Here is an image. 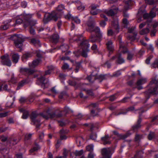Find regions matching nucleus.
I'll use <instances>...</instances> for the list:
<instances>
[{"mask_svg":"<svg viewBox=\"0 0 158 158\" xmlns=\"http://www.w3.org/2000/svg\"><path fill=\"white\" fill-rule=\"evenodd\" d=\"M94 146L92 144L89 145L86 147V148L87 151L92 152L93 150Z\"/></svg>","mask_w":158,"mask_h":158,"instance_id":"nucleus-47","label":"nucleus"},{"mask_svg":"<svg viewBox=\"0 0 158 158\" xmlns=\"http://www.w3.org/2000/svg\"><path fill=\"white\" fill-rule=\"evenodd\" d=\"M2 59L1 62L3 65L10 66L11 65V62L8 55H4L1 56Z\"/></svg>","mask_w":158,"mask_h":158,"instance_id":"nucleus-10","label":"nucleus"},{"mask_svg":"<svg viewBox=\"0 0 158 158\" xmlns=\"http://www.w3.org/2000/svg\"><path fill=\"white\" fill-rule=\"evenodd\" d=\"M100 16L101 18H104V20H102L100 23V25L101 26L104 27L106 24L105 21H107L108 19L103 14H101Z\"/></svg>","mask_w":158,"mask_h":158,"instance_id":"nucleus-22","label":"nucleus"},{"mask_svg":"<svg viewBox=\"0 0 158 158\" xmlns=\"http://www.w3.org/2000/svg\"><path fill=\"white\" fill-rule=\"evenodd\" d=\"M110 137L108 135H106L104 137L102 138L101 140L103 141V144L104 145L110 144Z\"/></svg>","mask_w":158,"mask_h":158,"instance_id":"nucleus-17","label":"nucleus"},{"mask_svg":"<svg viewBox=\"0 0 158 158\" xmlns=\"http://www.w3.org/2000/svg\"><path fill=\"white\" fill-rule=\"evenodd\" d=\"M77 39L76 40L77 41H80L79 46L82 48H89V44L87 40L84 39L81 35H77Z\"/></svg>","mask_w":158,"mask_h":158,"instance_id":"nucleus-5","label":"nucleus"},{"mask_svg":"<svg viewBox=\"0 0 158 158\" xmlns=\"http://www.w3.org/2000/svg\"><path fill=\"white\" fill-rule=\"evenodd\" d=\"M75 66L76 67L75 69V72L76 73H77L78 72L79 69L81 68V64L80 63L77 62L76 63Z\"/></svg>","mask_w":158,"mask_h":158,"instance_id":"nucleus-45","label":"nucleus"},{"mask_svg":"<svg viewBox=\"0 0 158 158\" xmlns=\"http://www.w3.org/2000/svg\"><path fill=\"white\" fill-rule=\"evenodd\" d=\"M116 62L118 64H120L124 62V60L121 56V55L119 53L118 54L117 56V60Z\"/></svg>","mask_w":158,"mask_h":158,"instance_id":"nucleus-29","label":"nucleus"},{"mask_svg":"<svg viewBox=\"0 0 158 158\" xmlns=\"http://www.w3.org/2000/svg\"><path fill=\"white\" fill-rule=\"evenodd\" d=\"M65 18L69 19H71L77 24L80 23L81 22L80 19L77 17H73L72 15L70 14H68L66 15L65 16Z\"/></svg>","mask_w":158,"mask_h":158,"instance_id":"nucleus-14","label":"nucleus"},{"mask_svg":"<svg viewBox=\"0 0 158 158\" xmlns=\"http://www.w3.org/2000/svg\"><path fill=\"white\" fill-rule=\"evenodd\" d=\"M150 26H151V25L148 24L146 28L142 29L139 31L140 34L141 35H144L148 33L150 31L149 28Z\"/></svg>","mask_w":158,"mask_h":158,"instance_id":"nucleus-18","label":"nucleus"},{"mask_svg":"<svg viewBox=\"0 0 158 158\" xmlns=\"http://www.w3.org/2000/svg\"><path fill=\"white\" fill-rule=\"evenodd\" d=\"M143 112V111H142L141 113L139 114V118L137 122L132 127V130L134 132H137L138 130L141 127V123L142 121L141 115V114Z\"/></svg>","mask_w":158,"mask_h":158,"instance_id":"nucleus-9","label":"nucleus"},{"mask_svg":"<svg viewBox=\"0 0 158 158\" xmlns=\"http://www.w3.org/2000/svg\"><path fill=\"white\" fill-rule=\"evenodd\" d=\"M143 16L144 19L150 18L149 16V15L146 13L143 14Z\"/></svg>","mask_w":158,"mask_h":158,"instance_id":"nucleus-62","label":"nucleus"},{"mask_svg":"<svg viewBox=\"0 0 158 158\" xmlns=\"http://www.w3.org/2000/svg\"><path fill=\"white\" fill-rule=\"evenodd\" d=\"M40 60L39 58L38 59H36L32 62V64L31 65H30L31 68H35L39 64Z\"/></svg>","mask_w":158,"mask_h":158,"instance_id":"nucleus-31","label":"nucleus"},{"mask_svg":"<svg viewBox=\"0 0 158 158\" xmlns=\"http://www.w3.org/2000/svg\"><path fill=\"white\" fill-rule=\"evenodd\" d=\"M20 72L23 73H25L27 74L31 75L34 72V70L30 69L21 68L20 69Z\"/></svg>","mask_w":158,"mask_h":158,"instance_id":"nucleus-15","label":"nucleus"},{"mask_svg":"<svg viewBox=\"0 0 158 158\" xmlns=\"http://www.w3.org/2000/svg\"><path fill=\"white\" fill-rule=\"evenodd\" d=\"M39 114L46 119L49 118H53L55 117L59 118L62 116L61 111L58 110L53 111L51 108L45 109L43 112L40 113Z\"/></svg>","mask_w":158,"mask_h":158,"instance_id":"nucleus-1","label":"nucleus"},{"mask_svg":"<svg viewBox=\"0 0 158 158\" xmlns=\"http://www.w3.org/2000/svg\"><path fill=\"white\" fill-rule=\"evenodd\" d=\"M9 27V26L7 24L1 26L0 27V29L3 30H6Z\"/></svg>","mask_w":158,"mask_h":158,"instance_id":"nucleus-60","label":"nucleus"},{"mask_svg":"<svg viewBox=\"0 0 158 158\" xmlns=\"http://www.w3.org/2000/svg\"><path fill=\"white\" fill-rule=\"evenodd\" d=\"M69 65L67 63H64L63 65L62 68L63 69H66L69 68Z\"/></svg>","mask_w":158,"mask_h":158,"instance_id":"nucleus-64","label":"nucleus"},{"mask_svg":"<svg viewBox=\"0 0 158 158\" xmlns=\"http://www.w3.org/2000/svg\"><path fill=\"white\" fill-rule=\"evenodd\" d=\"M113 134L116 135L119 139H123L126 137L128 136L127 134L125 135H122L119 134L117 131H113Z\"/></svg>","mask_w":158,"mask_h":158,"instance_id":"nucleus-24","label":"nucleus"},{"mask_svg":"<svg viewBox=\"0 0 158 158\" xmlns=\"http://www.w3.org/2000/svg\"><path fill=\"white\" fill-rule=\"evenodd\" d=\"M38 80L39 81L40 83H42V85H45V83L44 81L45 80V78L43 77L42 76H40L39 77L37 78Z\"/></svg>","mask_w":158,"mask_h":158,"instance_id":"nucleus-43","label":"nucleus"},{"mask_svg":"<svg viewBox=\"0 0 158 158\" xmlns=\"http://www.w3.org/2000/svg\"><path fill=\"white\" fill-rule=\"evenodd\" d=\"M32 134H26L25 135V140H28L30 139L31 136Z\"/></svg>","mask_w":158,"mask_h":158,"instance_id":"nucleus-54","label":"nucleus"},{"mask_svg":"<svg viewBox=\"0 0 158 158\" xmlns=\"http://www.w3.org/2000/svg\"><path fill=\"white\" fill-rule=\"evenodd\" d=\"M51 14L52 20L56 21L60 17V13L57 11H54Z\"/></svg>","mask_w":158,"mask_h":158,"instance_id":"nucleus-12","label":"nucleus"},{"mask_svg":"<svg viewBox=\"0 0 158 158\" xmlns=\"http://www.w3.org/2000/svg\"><path fill=\"white\" fill-rule=\"evenodd\" d=\"M31 17V15H26L24 16L23 19L24 20V22L26 23L25 24H27L29 22Z\"/></svg>","mask_w":158,"mask_h":158,"instance_id":"nucleus-37","label":"nucleus"},{"mask_svg":"<svg viewBox=\"0 0 158 158\" xmlns=\"http://www.w3.org/2000/svg\"><path fill=\"white\" fill-rule=\"evenodd\" d=\"M118 9L117 8H113L108 11H106V14L109 16H112L116 14L117 12Z\"/></svg>","mask_w":158,"mask_h":158,"instance_id":"nucleus-16","label":"nucleus"},{"mask_svg":"<svg viewBox=\"0 0 158 158\" xmlns=\"http://www.w3.org/2000/svg\"><path fill=\"white\" fill-rule=\"evenodd\" d=\"M142 154L141 152L138 151L136 152L134 157L131 158H142Z\"/></svg>","mask_w":158,"mask_h":158,"instance_id":"nucleus-38","label":"nucleus"},{"mask_svg":"<svg viewBox=\"0 0 158 158\" xmlns=\"http://www.w3.org/2000/svg\"><path fill=\"white\" fill-rule=\"evenodd\" d=\"M114 149L112 148H105L102 149V155L104 158H110Z\"/></svg>","mask_w":158,"mask_h":158,"instance_id":"nucleus-7","label":"nucleus"},{"mask_svg":"<svg viewBox=\"0 0 158 158\" xmlns=\"http://www.w3.org/2000/svg\"><path fill=\"white\" fill-rule=\"evenodd\" d=\"M149 89L144 92L146 98L149 99L151 95H156L158 94V85L155 83H151V81L148 85Z\"/></svg>","mask_w":158,"mask_h":158,"instance_id":"nucleus-2","label":"nucleus"},{"mask_svg":"<svg viewBox=\"0 0 158 158\" xmlns=\"http://www.w3.org/2000/svg\"><path fill=\"white\" fill-rule=\"evenodd\" d=\"M68 96L66 92L65 91L61 92L60 95L59 96V97L60 99H62L64 97H67Z\"/></svg>","mask_w":158,"mask_h":158,"instance_id":"nucleus-40","label":"nucleus"},{"mask_svg":"<svg viewBox=\"0 0 158 158\" xmlns=\"http://www.w3.org/2000/svg\"><path fill=\"white\" fill-rule=\"evenodd\" d=\"M31 43L32 44L35 46L40 47L41 45L40 41L35 38L32 39L31 40Z\"/></svg>","mask_w":158,"mask_h":158,"instance_id":"nucleus-25","label":"nucleus"},{"mask_svg":"<svg viewBox=\"0 0 158 158\" xmlns=\"http://www.w3.org/2000/svg\"><path fill=\"white\" fill-rule=\"evenodd\" d=\"M99 10H90V14L93 15H96L99 13Z\"/></svg>","mask_w":158,"mask_h":158,"instance_id":"nucleus-49","label":"nucleus"},{"mask_svg":"<svg viewBox=\"0 0 158 158\" xmlns=\"http://www.w3.org/2000/svg\"><path fill=\"white\" fill-rule=\"evenodd\" d=\"M131 0H128L125 2L126 6L124 7V10L125 11H127L128 9L129 6L131 5Z\"/></svg>","mask_w":158,"mask_h":158,"instance_id":"nucleus-39","label":"nucleus"},{"mask_svg":"<svg viewBox=\"0 0 158 158\" xmlns=\"http://www.w3.org/2000/svg\"><path fill=\"white\" fill-rule=\"evenodd\" d=\"M149 15L150 18H152L155 17L156 15V13L152 11H151L150 12Z\"/></svg>","mask_w":158,"mask_h":158,"instance_id":"nucleus-59","label":"nucleus"},{"mask_svg":"<svg viewBox=\"0 0 158 158\" xmlns=\"http://www.w3.org/2000/svg\"><path fill=\"white\" fill-rule=\"evenodd\" d=\"M34 145L35 146L29 150L30 153H31L33 152H34L38 150L40 148V146L36 143L35 142L34 143Z\"/></svg>","mask_w":158,"mask_h":158,"instance_id":"nucleus-30","label":"nucleus"},{"mask_svg":"<svg viewBox=\"0 0 158 158\" xmlns=\"http://www.w3.org/2000/svg\"><path fill=\"white\" fill-rule=\"evenodd\" d=\"M37 23L36 21V20H30L29 21V22L26 24L24 25V27H26L27 26L30 25L31 27L34 26Z\"/></svg>","mask_w":158,"mask_h":158,"instance_id":"nucleus-32","label":"nucleus"},{"mask_svg":"<svg viewBox=\"0 0 158 158\" xmlns=\"http://www.w3.org/2000/svg\"><path fill=\"white\" fill-rule=\"evenodd\" d=\"M117 94H115L110 96L109 97V100L111 101H114L116 98V96Z\"/></svg>","mask_w":158,"mask_h":158,"instance_id":"nucleus-51","label":"nucleus"},{"mask_svg":"<svg viewBox=\"0 0 158 158\" xmlns=\"http://www.w3.org/2000/svg\"><path fill=\"white\" fill-rule=\"evenodd\" d=\"M98 7V6L97 5H95L94 4H92L90 6V9L91 10H96L97 9V8Z\"/></svg>","mask_w":158,"mask_h":158,"instance_id":"nucleus-56","label":"nucleus"},{"mask_svg":"<svg viewBox=\"0 0 158 158\" xmlns=\"http://www.w3.org/2000/svg\"><path fill=\"white\" fill-rule=\"evenodd\" d=\"M82 90L85 91L86 94L89 96H93L94 95V94L92 90H86L85 89H83Z\"/></svg>","mask_w":158,"mask_h":158,"instance_id":"nucleus-44","label":"nucleus"},{"mask_svg":"<svg viewBox=\"0 0 158 158\" xmlns=\"http://www.w3.org/2000/svg\"><path fill=\"white\" fill-rule=\"evenodd\" d=\"M152 66L154 68H158V60H156L152 64Z\"/></svg>","mask_w":158,"mask_h":158,"instance_id":"nucleus-50","label":"nucleus"},{"mask_svg":"<svg viewBox=\"0 0 158 158\" xmlns=\"http://www.w3.org/2000/svg\"><path fill=\"white\" fill-rule=\"evenodd\" d=\"M101 40H98V37H97L96 35V36H95L94 35H92L89 38V41L92 43L95 42L97 41L100 42Z\"/></svg>","mask_w":158,"mask_h":158,"instance_id":"nucleus-23","label":"nucleus"},{"mask_svg":"<svg viewBox=\"0 0 158 158\" xmlns=\"http://www.w3.org/2000/svg\"><path fill=\"white\" fill-rule=\"evenodd\" d=\"M89 28L88 30L90 32H94L97 37H98V40H100L102 39V35L100 32V30L99 28L97 27H94L92 24H88Z\"/></svg>","mask_w":158,"mask_h":158,"instance_id":"nucleus-4","label":"nucleus"},{"mask_svg":"<svg viewBox=\"0 0 158 158\" xmlns=\"http://www.w3.org/2000/svg\"><path fill=\"white\" fill-rule=\"evenodd\" d=\"M38 116V114L36 112H33L31 113L30 116L32 122L34 123V124L36 125L37 128H38L40 125V121L35 119Z\"/></svg>","mask_w":158,"mask_h":158,"instance_id":"nucleus-8","label":"nucleus"},{"mask_svg":"<svg viewBox=\"0 0 158 158\" xmlns=\"http://www.w3.org/2000/svg\"><path fill=\"white\" fill-rule=\"evenodd\" d=\"M59 37L57 34L53 35L51 37L52 41L54 43H57L59 40Z\"/></svg>","mask_w":158,"mask_h":158,"instance_id":"nucleus-28","label":"nucleus"},{"mask_svg":"<svg viewBox=\"0 0 158 158\" xmlns=\"http://www.w3.org/2000/svg\"><path fill=\"white\" fill-rule=\"evenodd\" d=\"M3 89L9 92H10L11 91L10 89H8V85L6 84L3 85Z\"/></svg>","mask_w":158,"mask_h":158,"instance_id":"nucleus-58","label":"nucleus"},{"mask_svg":"<svg viewBox=\"0 0 158 158\" xmlns=\"http://www.w3.org/2000/svg\"><path fill=\"white\" fill-rule=\"evenodd\" d=\"M32 56V54L30 52H27L23 55V59H27L28 58Z\"/></svg>","mask_w":158,"mask_h":158,"instance_id":"nucleus-42","label":"nucleus"},{"mask_svg":"<svg viewBox=\"0 0 158 158\" xmlns=\"http://www.w3.org/2000/svg\"><path fill=\"white\" fill-rule=\"evenodd\" d=\"M69 131L66 129H62L60 131V138L61 140H64L67 139V136L66 135L68 133Z\"/></svg>","mask_w":158,"mask_h":158,"instance_id":"nucleus-13","label":"nucleus"},{"mask_svg":"<svg viewBox=\"0 0 158 158\" xmlns=\"http://www.w3.org/2000/svg\"><path fill=\"white\" fill-rule=\"evenodd\" d=\"M11 39L14 41V43L17 48L20 49L22 48L24 40L21 35H14L11 37Z\"/></svg>","mask_w":158,"mask_h":158,"instance_id":"nucleus-3","label":"nucleus"},{"mask_svg":"<svg viewBox=\"0 0 158 158\" xmlns=\"http://www.w3.org/2000/svg\"><path fill=\"white\" fill-rule=\"evenodd\" d=\"M51 17L50 13H46L45 14L44 18L43 20L44 23H46L52 20Z\"/></svg>","mask_w":158,"mask_h":158,"instance_id":"nucleus-19","label":"nucleus"},{"mask_svg":"<svg viewBox=\"0 0 158 158\" xmlns=\"http://www.w3.org/2000/svg\"><path fill=\"white\" fill-rule=\"evenodd\" d=\"M89 48L82 49V52L81 53V56L84 57H88L87 53L89 52Z\"/></svg>","mask_w":158,"mask_h":158,"instance_id":"nucleus-27","label":"nucleus"},{"mask_svg":"<svg viewBox=\"0 0 158 158\" xmlns=\"http://www.w3.org/2000/svg\"><path fill=\"white\" fill-rule=\"evenodd\" d=\"M68 83L69 85L73 86H75L77 85V83L75 81L71 80H69Z\"/></svg>","mask_w":158,"mask_h":158,"instance_id":"nucleus-52","label":"nucleus"},{"mask_svg":"<svg viewBox=\"0 0 158 158\" xmlns=\"http://www.w3.org/2000/svg\"><path fill=\"white\" fill-rule=\"evenodd\" d=\"M83 154V151L81 150L80 151H76L74 152V154L76 156H80Z\"/></svg>","mask_w":158,"mask_h":158,"instance_id":"nucleus-41","label":"nucleus"},{"mask_svg":"<svg viewBox=\"0 0 158 158\" xmlns=\"http://www.w3.org/2000/svg\"><path fill=\"white\" fill-rule=\"evenodd\" d=\"M29 32L31 34L33 35H34L35 34V31L32 27H30V28Z\"/></svg>","mask_w":158,"mask_h":158,"instance_id":"nucleus-61","label":"nucleus"},{"mask_svg":"<svg viewBox=\"0 0 158 158\" xmlns=\"http://www.w3.org/2000/svg\"><path fill=\"white\" fill-rule=\"evenodd\" d=\"M28 83V82H27L26 80H22L19 83L16 89H19L21 87L23 86L25 84H27Z\"/></svg>","mask_w":158,"mask_h":158,"instance_id":"nucleus-26","label":"nucleus"},{"mask_svg":"<svg viewBox=\"0 0 158 158\" xmlns=\"http://www.w3.org/2000/svg\"><path fill=\"white\" fill-rule=\"evenodd\" d=\"M64 9V6L63 5H59L56 8V11H61L63 10Z\"/></svg>","mask_w":158,"mask_h":158,"instance_id":"nucleus-48","label":"nucleus"},{"mask_svg":"<svg viewBox=\"0 0 158 158\" xmlns=\"http://www.w3.org/2000/svg\"><path fill=\"white\" fill-rule=\"evenodd\" d=\"M91 49L94 51H96L97 50V46L95 44H94L91 47Z\"/></svg>","mask_w":158,"mask_h":158,"instance_id":"nucleus-63","label":"nucleus"},{"mask_svg":"<svg viewBox=\"0 0 158 158\" xmlns=\"http://www.w3.org/2000/svg\"><path fill=\"white\" fill-rule=\"evenodd\" d=\"M19 58V56L17 53H13L12 56L11 60L13 62L16 64L18 62Z\"/></svg>","mask_w":158,"mask_h":158,"instance_id":"nucleus-20","label":"nucleus"},{"mask_svg":"<svg viewBox=\"0 0 158 158\" xmlns=\"http://www.w3.org/2000/svg\"><path fill=\"white\" fill-rule=\"evenodd\" d=\"M143 138V135L136 134L135 138V141L139 142Z\"/></svg>","mask_w":158,"mask_h":158,"instance_id":"nucleus-36","label":"nucleus"},{"mask_svg":"<svg viewBox=\"0 0 158 158\" xmlns=\"http://www.w3.org/2000/svg\"><path fill=\"white\" fill-rule=\"evenodd\" d=\"M155 134L154 132L150 131L148 135L147 138L149 140H152L155 138Z\"/></svg>","mask_w":158,"mask_h":158,"instance_id":"nucleus-33","label":"nucleus"},{"mask_svg":"<svg viewBox=\"0 0 158 158\" xmlns=\"http://www.w3.org/2000/svg\"><path fill=\"white\" fill-rule=\"evenodd\" d=\"M90 137L91 139L94 140L97 138V135L96 133H92L90 135Z\"/></svg>","mask_w":158,"mask_h":158,"instance_id":"nucleus-55","label":"nucleus"},{"mask_svg":"<svg viewBox=\"0 0 158 158\" xmlns=\"http://www.w3.org/2000/svg\"><path fill=\"white\" fill-rule=\"evenodd\" d=\"M87 79L91 83H93L94 80L96 79H97L98 82H101L103 80L105 79V75H101L98 76L97 74L94 75L92 74L87 77Z\"/></svg>","mask_w":158,"mask_h":158,"instance_id":"nucleus-6","label":"nucleus"},{"mask_svg":"<svg viewBox=\"0 0 158 158\" xmlns=\"http://www.w3.org/2000/svg\"><path fill=\"white\" fill-rule=\"evenodd\" d=\"M146 3L150 5L153 4L155 3V2L153 0H144Z\"/></svg>","mask_w":158,"mask_h":158,"instance_id":"nucleus-53","label":"nucleus"},{"mask_svg":"<svg viewBox=\"0 0 158 158\" xmlns=\"http://www.w3.org/2000/svg\"><path fill=\"white\" fill-rule=\"evenodd\" d=\"M120 46L119 48L121 52L123 53H125L127 52V49L121 40H119Z\"/></svg>","mask_w":158,"mask_h":158,"instance_id":"nucleus-21","label":"nucleus"},{"mask_svg":"<svg viewBox=\"0 0 158 158\" xmlns=\"http://www.w3.org/2000/svg\"><path fill=\"white\" fill-rule=\"evenodd\" d=\"M134 56V54H133L130 53H128V55L127 57V59L128 60H131L133 56Z\"/></svg>","mask_w":158,"mask_h":158,"instance_id":"nucleus-57","label":"nucleus"},{"mask_svg":"<svg viewBox=\"0 0 158 158\" xmlns=\"http://www.w3.org/2000/svg\"><path fill=\"white\" fill-rule=\"evenodd\" d=\"M106 48L109 51L108 56H110V54L113 52L114 51V48L112 42L111 40L108 41L106 43Z\"/></svg>","mask_w":158,"mask_h":158,"instance_id":"nucleus-11","label":"nucleus"},{"mask_svg":"<svg viewBox=\"0 0 158 158\" xmlns=\"http://www.w3.org/2000/svg\"><path fill=\"white\" fill-rule=\"evenodd\" d=\"M147 82V79L145 78H142L136 82V85H137L143 84Z\"/></svg>","mask_w":158,"mask_h":158,"instance_id":"nucleus-35","label":"nucleus"},{"mask_svg":"<svg viewBox=\"0 0 158 158\" xmlns=\"http://www.w3.org/2000/svg\"><path fill=\"white\" fill-rule=\"evenodd\" d=\"M29 113L28 111H24L23 112V115L22 116V118L23 119H27Z\"/></svg>","mask_w":158,"mask_h":158,"instance_id":"nucleus-46","label":"nucleus"},{"mask_svg":"<svg viewBox=\"0 0 158 158\" xmlns=\"http://www.w3.org/2000/svg\"><path fill=\"white\" fill-rule=\"evenodd\" d=\"M69 48V46L66 44H64L60 46V48L62 52H65L67 51Z\"/></svg>","mask_w":158,"mask_h":158,"instance_id":"nucleus-34","label":"nucleus"}]
</instances>
